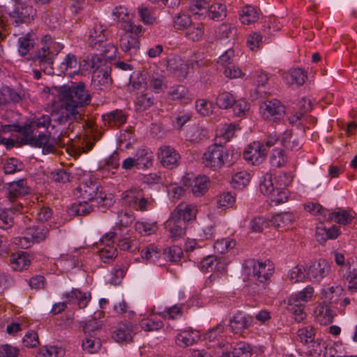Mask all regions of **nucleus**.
<instances>
[{
  "label": "nucleus",
  "mask_w": 357,
  "mask_h": 357,
  "mask_svg": "<svg viewBox=\"0 0 357 357\" xmlns=\"http://www.w3.org/2000/svg\"><path fill=\"white\" fill-rule=\"evenodd\" d=\"M100 186L96 182L91 180L82 182L76 190V196L78 199L85 201H96L100 204L105 196L100 191Z\"/></svg>",
  "instance_id": "0eeeda50"
},
{
  "label": "nucleus",
  "mask_w": 357,
  "mask_h": 357,
  "mask_svg": "<svg viewBox=\"0 0 357 357\" xmlns=\"http://www.w3.org/2000/svg\"><path fill=\"white\" fill-rule=\"evenodd\" d=\"M0 204V228L6 230L11 228L14 224L12 216L13 211L24 213V207L21 203H10V201L7 199H3Z\"/></svg>",
  "instance_id": "1a4fd4ad"
},
{
  "label": "nucleus",
  "mask_w": 357,
  "mask_h": 357,
  "mask_svg": "<svg viewBox=\"0 0 357 357\" xmlns=\"http://www.w3.org/2000/svg\"><path fill=\"white\" fill-rule=\"evenodd\" d=\"M174 61L176 64L175 69H174V73L175 76L179 79H183L187 77L190 66H191V68L193 69L199 68L204 64V62L202 61L201 63H199V61H198L197 59H191L188 63L184 62L181 59H174Z\"/></svg>",
  "instance_id": "c85d7f7f"
},
{
  "label": "nucleus",
  "mask_w": 357,
  "mask_h": 357,
  "mask_svg": "<svg viewBox=\"0 0 357 357\" xmlns=\"http://www.w3.org/2000/svg\"><path fill=\"white\" fill-rule=\"evenodd\" d=\"M112 16L114 21L119 24L120 29H130V26L137 25L132 20V14L128 8L123 5L115 6L112 9Z\"/></svg>",
  "instance_id": "f3484780"
},
{
  "label": "nucleus",
  "mask_w": 357,
  "mask_h": 357,
  "mask_svg": "<svg viewBox=\"0 0 357 357\" xmlns=\"http://www.w3.org/2000/svg\"><path fill=\"white\" fill-rule=\"evenodd\" d=\"M52 135V131L45 132L44 133L40 132L37 136H33L30 134L29 136H24L27 143L37 148H42L43 153L47 154L54 152V146L56 145L62 146L68 144L78 136V133H75L70 136L66 135V132L61 133L57 138L51 137Z\"/></svg>",
  "instance_id": "7ed1b4c3"
},
{
  "label": "nucleus",
  "mask_w": 357,
  "mask_h": 357,
  "mask_svg": "<svg viewBox=\"0 0 357 357\" xmlns=\"http://www.w3.org/2000/svg\"><path fill=\"white\" fill-rule=\"evenodd\" d=\"M266 156L264 146L259 142H253L244 151L245 160L254 165L261 163Z\"/></svg>",
  "instance_id": "2eb2a0df"
},
{
  "label": "nucleus",
  "mask_w": 357,
  "mask_h": 357,
  "mask_svg": "<svg viewBox=\"0 0 357 357\" xmlns=\"http://www.w3.org/2000/svg\"><path fill=\"white\" fill-rule=\"evenodd\" d=\"M239 154L232 147H226L214 143L207 147L202 155V163L211 171H218L224 167L231 165Z\"/></svg>",
  "instance_id": "f03ea898"
},
{
  "label": "nucleus",
  "mask_w": 357,
  "mask_h": 357,
  "mask_svg": "<svg viewBox=\"0 0 357 357\" xmlns=\"http://www.w3.org/2000/svg\"><path fill=\"white\" fill-rule=\"evenodd\" d=\"M208 5L204 0H195L191 2L190 10L194 15L205 17L208 13Z\"/></svg>",
  "instance_id": "e2e57ef3"
},
{
  "label": "nucleus",
  "mask_w": 357,
  "mask_h": 357,
  "mask_svg": "<svg viewBox=\"0 0 357 357\" xmlns=\"http://www.w3.org/2000/svg\"><path fill=\"white\" fill-rule=\"evenodd\" d=\"M343 291L340 285L324 287L320 291L321 303L327 305L337 303Z\"/></svg>",
  "instance_id": "412c9836"
},
{
  "label": "nucleus",
  "mask_w": 357,
  "mask_h": 357,
  "mask_svg": "<svg viewBox=\"0 0 357 357\" xmlns=\"http://www.w3.org/2000/svg\"><path fill=\"white\" fill-rule=\"evenodd\" d=\"M141 256L146 261L155 262L160 257V250L156 245L151 244L142 250Z\"/></svg>",
  "instance_id": "774afa93"
},
{
  "label": "nucleus",
  "mask_w": 357,
  "mask_h": 357,
  "mask_svg": "<svg viewBox=\"0 0 357 357\" xmlns=\"http://www.w3.org/2000/svg\"><path fill=\"white\" fill-rule=\"evenodd\" d=\"M226 330L225 324L220 323L215 326L209 328L204 334V339L205 341L212 344L213 347H227L229 346V337L225 336Z\"/></svg>",
  "instance_id": "4468645a"
},
{
  "label": "nucleus",
  "mask_w": 357,
  "mask_h": 357,
  "mask_svg": "<svg viewBox=\"0 0 357 357\" xmlns=\"http://www.w3.org/2000/svg\"><path fill=\"white\" fill-rule=\"evenodd\" d=\"M326 342L317 338L307 345L306 353L311 357H326Z\"/></svg>",
  "instance_id": "a19ab883"
},
{
  "label": "nucleus",
  "mask_w": 357,
  "mask_h": 357,
  "mask_svg": "<svg viewBox=\"0 0 357 357\" xmlns=\"http://www.w3.org/2000/svg\"><path fill=\"white\" fill-rule=\"evenodd\" d=\"M274 270L275 266L271 261H257L253 266V275L257 280L264 282L271 278Z\"/></svg>",
  "instance_id": "aec40b11"
},
{
  "label": "nucleus",
  "mask_w": 357,
  "mask_h": 357,
  "mask_svg": "<svg viewBox=\"0 0 357 357\" xmlns=\"http://www.w3.org/2000/svg\"><path fill=\"white\" fill-rule=\"evenodd\" d=\"M68 302L76 301L79 308H85L91 299V293L82 291L79 289H73L70 292L63 294Z\"/></svg>",
  "instance_id": "2f4dec72"
},
{
  "label": "nucleus",
  "mask_w": 357,
  "mask_h": 357,
  "mask_svg": "<svg viewBox=\"0 0 357 357\" xmlns=\"http://www.w3.org/2000/svg\"><path fill=\"white\" fill-rule=\"evenodd\" d=\"M181 183L187 188H191L192 192L195 197H200L204 196L208 191L210 179L205 175H199L192 178L189 174H185Z\"/></svg>",
  "instance_id": "9d476101"
},
{
  "label": "nucleus",
  "mask_w": 357,
  "mask_h": 357,
  "mask_svg": "<svg viewBox=\"0 0 357 357\" xmlns=\"http://www.w3.org/2000/svg\"><path fill=\"white\" fill-rule=\"evenodd\" d=\"M157 157L162 166L169 169L178 167L181 159L179 153L169 145L160 146Z\"/></svg>",
  "instance_id": "ddd939ff"
},
{
  "label": "nucleus",
  "mask_w": 357,
  "mask_h": 357,
  "mask_svg": "<svg viewBox=\"0 0 357 357\" xmlns=\"http://www.w3.org/2000/svg\"><path fill=\"white\" fill-rule=\"evenodd\" d=\"M169 98L172 100L179 101L182 104H188L192 99L189 89L183 85H177L171 88L168 93Z\"/></svg>",
  "instance_id": "c756f323"
},
{
  "label": "nucleus",
  "mask_w": 357,
  "mask_h": 357,
  "mask_svg": "<svg viewBox=\"0 0 357 357\" xmlns=\"http://www.w3.org/2000/svg\"><path fill=\"white\" fill-rule=\"evenodd\" d=\"M135 334V327L132 324H120L113 331L112 337L118 343L127 344L132 342Z\"/></svg>",
  "instance_id": "6ab92c4d"
},
{
  "label": "nucleus",
  "mask_w": 357,
  "mask_h": 357,
  "mask_svg": "<svg viewBox=\"0 0 357 357\" xmlns=\"http://www.w3.org/2000/svg\"><path fill=\"white\" fill-rule=\"evenodd\" d=\"M297 335L301 342L310 344L314 340L315 330L311 326L303 327L298 330Z\"/></svg>",
  "instance_id": "69168bd1"
},
{
  "label": "nucleus",
  "mask_w": 357,
  "mask_h": 357,
  "mask_svg": "<svg viewBox=\"0 0 357 357\" xmlns=\"http://www.w3.org/2000/svg\"><path fill=\"white\" fill-rule=\"evenodd\" d=\"M142 195V191L141 190L137 188L130 189L123 193V199L126 204L135 208Z\"/></svg>",
  "instance_id": "0e129e2a"
},
{
  "label": "nucleus",
  "mask_w": 357,
  "mask_h": 357,
  "mask_svg": "<svg viewBox=\"0 0 357 357\" xmlns=\"http://www.w3.org/2000/svg\"><path fill=\"white\" fill-rule=\"evenodd\" d=\"M207 15L213 20H223L227 15V8L225 4L215 2L208 5Z\"/></svg>",
  "instance_id": "09e8293b"
},
{
  "label": "nucleus",
  "mask_w": 357,
  "mask_h": 357,
  "mask_svg": "<svg viewBox=\"0 0 357 357\" xmlns=\"http://www.w3.org/2000/svg\"><path fill=\"white\" fill-rule=\"evenodd\" d=\"M287 278L293 284L308 281L306 266L299 264L293 266L288 271Z\"/></svg>",
  "instance_id": "4c0bfd02"
},
{
  "label": "nucleus",
  "mask_w": 357,
  "mask_h": 357,
  "mask_svg": "<svg viewBox=\"0 0 357 357\" xmlns=\"http://www.w3.org/2000/svg\"><path fill=\"white\" fill-rule=\"evenodd\" d=\"M314 288L309 284L299 291L292 294L288 300L291 303H297L305 305V303L314 301Z\"/></svg>",
  "instance_id": "7c9ffc66"
},
{
  "label": "nucleus",
  "mask_w": 357,
  "mask_h": 357,
  "mask_svg": "<svg viewBox=\"0 0 357 357\" xmlns=\"http://www.w3.org/2000/svg\"><path fill=\"white\" fill-rule=\"evenodd\" d=\"M275 178L271 173L267 172L264 174L260 179L259 190L268 197L272 195L278 188V185H275L274 179Z\"/></svg>",
  "instance_id": "58836bf2"
},
{
  "label": "nucleus",
  "mask_w": 357,
  "mask_h": 357,
  "mask_svg": "<svg viewBox=\"0 0 357 357\" xmlns=\"http://www.w3.org/2000/svg\"><path fill=\"white\" fill-rule=\"evenodd\" d=\"M199 340V331L187 328L179 331L175 337V342L178 347H186L197 342Z\"/></svg>",
  "instance_id": "4be33fe9"
},
{
  "label": "nucleus",
  "mask_w": 357,
  "mask_h": 357,
  "mask_svg": "<svg viewBox=\"0 0 357 357\" xmlns=\"http://www.w3.org/2000/svg\"><path fill=\"white\" fill-rule=\"evenodd\" d=\"M197 211V205L181 203L172 213L183 222H192L196 220Z\"/></svg>",
  "instance_id": "5701e85b"
},
{
  "label": "nucleus",
  "mask_w": 357,
  "mask_h": 357,
  "mask_svg": "<svg viewBox=\"0 0 357 357\" xmlns=\"http://www.w3.org/2000/svg\"><path fill=\"white\" fill-rule=\"evenodd\" d=\"M252 323V317L241 311L235 313L229 321L231 330L236 334L243 333Z\"/></svg>",
  "instance_id": "dca6fc26"
},
{
  "label": "nucleus",
  "mask_w": 357,
  "mask_h": 357,
  "mask_svg": "<svg viewBox=\"0 0 357 357\" xmlns=\"http://www.w3.org/2000/svg\"><path fill=\"white\" fill-rule=\"evenodd\" d=\"M262 118L274 123L280 122L285 115V107L278 100L273 99L263 102L259 107Z\"/></svg>",
  "instance_id": "423d86ee"
},
{
  "label": "nucleus",
  "mask_w": 357,
  "mask_h": 357,
  "mask_svg": "<svg viewBox=\"0 0 357 357\" xmlns=\"http://www.w3.org/2000/svg\"><path fill=\"white\" fill-rule=\"evenodd\" d=\"M135 230L143 236H149L156 233L158 229V224L155 221L142 220L137 221L135 224Z\"/></svg>",
  "instance_id": "8fccbe9b"
},
{
  "label": "nucleus",
  "mask_w": 357,
  "mask_h": 357,
  "mask_svg": "<svg viewBox=\"0 0 357 357\" xmlns=\"http://www.w3.org/2000/svg\"><path fill=\"white\" fill-rule=\"evenodd\" d=\"M195 109L202 116H208L213 113L215 105L205 98H199L195 101Z\"/></svg>",
  "instance_id": "5fc2aeb1"
},
{
  "label": "nucleus",
  "mask_w": 357,
  "mask_h": 357,
  "mask_svg": "<svg viewBox=\"0 0 357 357\" xmlns=\"http://www.w3.org/2000/svg\"><path fill=\"white\" fill-rule=\"evenodd\" d=\"M103 311L96 312L93 317L87 320L83 326V331L84 334L97 335L98 331L101 328L102 326V321L100 320V319L103 317Z\"/></svg>",
  "instance_id": "f704fd0d"
},
{
  "label": "nucleus",
  "mask_w": 357,
  "mask_h": 357,
  "mask_svg": "<svg viewBox=\"0 0 357 357\" xmlns=\"http://www.w3.org/2000/svg\"><path fill=\"white\" fill-rule=\"evenodd\" d=\"M111 82V78L105 70H96L93 75L92 83L95 88L99 90H103L109 86Z\"/></svg>",
  "instance_id": "c03bdc74"
},
{
  "label": "nucleus",
  "mask_w": 357,
  "mask_h": 357,
  "mask_svg": "<svg viewBox=\"0 0 357 357\" xmlns=\"http://www.w3.org/2000/svg\"><path fill=\"white\" fill-rule=\"evenodd\" d=\"M153 314H158L162 318H168L172 320L178 319L183 315V305L176 304L172 307H167L163 312L153 311Z\"/></svg>",
  "instance_id": "864d4df0"
},
{
  "label": "nucleus",
  "mask_w": 357,
  "mask_h": 357,
  "mask_svg": "<svg viewBox=\"0 0 357 357\" xmlns=\"http://www.w3.org/2000/svg\"><path fill=\"white\" fill-rule=\"evenodd\" d=\"M216 206L222 211L232 208L236 203V195L231 192H222L216 197Z\"/></svg>",
  "instance_id": "37998d69"
},
{
  "label": "nucleus",
  "mask_w": 357,
  "mask_h": 357,
  "mask_svg": "<svg viewBox=\"0 0 357 357\" xmlns=\"http://www.w3.org/2000/svg\"><path fill=\"white\" fill-rule=\"evenodd\" d=\"M280 139L281 145L287 150H298L301 146V140L293 136L291 130H285Z\"/></svg>",
  "instance_id": "79ce46f5"
},
{
  "label": "nucleus",
  "mask_w": 357,
  "mask_h": 357,
  "mask_svg": "<svg viewBox=\"0 0 357 357\" xmlns=\"http://www.w3.org/2000/svg\"><path fill=\"white\" fill-rule=\"evenodd\" d=\"M119 46L121 49L130 55H135L140 49L139 38L144 33V29L140 24L130 26V29H121Z\"/></svg>",
  "instance_id": "39448f33"
},
{
  "label": "nucleus",
  "mask_w": 357,
  "mask_h": 357,
  "mask_svg": "<svg viewBox=\"0 0 357 357\" xmlns=\"http://www.w3.org/2000/svg\"><path fill=\"white\" fill-rule=\"evenodd\" d=\"M84 335L82 344L83 349L90 354L97 352L101 347L100 340L96 335L84 334Z\"/></svg>",
  "instance_id": "3c124183"
},
{
  "label": "nucleus",
  "mask_w": 357,
  "mask_h": 357,
  "mask_svg": "<svg viewBox=\"0 0 357 357\" xmlns=\"http://www.w3.org/2000/svg\"><path fill=\"white\" fill-rule=\"evenodd\" d=\"M236 97L229 91H223L218 93L215 98V105L221 109H227L234 105Z\"/></svg>",
  "instance_id": "a18cd8bd"
},
{
  "label": "nucleus",
  "mask_w": 357,
  "mask_h": 357,
  "mask_svg": "<svg viewBox=\"0 0 357 357\" xmlns=\"http://www.w3.org/2000/svg\"><path fill=\"white\" fill-rule=\"evenodd\" d=\"M251 179L252 175L248 171L237 169L231 174L230 185L235 190H242L249 185Z\"/></svg>",
  "instance_id": "a878e982"
},
{
  "label": "nucleus",
  "mask_w": 357,
  "mask_h": 357,
  "mask_svg": "<svg viewBox=\"0 0 357 357\" xmlns=\"http://www.w3.org/2000/svg\"><path fill=\"white\" fill-rule=\"evenodd\" d=\"M102 119L105 125L109 126H119L126 123V116L121 110L116 109L103 114Z\"/></svg>",
  "instance_id": "ea45409f"
},
{
  "label": "nucleus",
  "mask_w": 357,
  "mask_h": 357,
  "mask_svg": "<svg viewBox=\"0 0 357 357\" xmlns=\"http://www.w3.org/2000/svg\"><path fill=\"white\" fill-rule=\"evenodd\" d=\"M137 168L139 169H146L153 165V153L149 148H139L134 155Z\"/></svg>",
  "instance_id": "cd10ccee"
},
{
  "label": "nucleus",
  "mask_w": 357,
  "mask_h": 357,
  "mask_svg": "<svg viewBox=\"0 0 357 357\" xmlns=\"http://www.w3.org/2000/svg\"><path fill=\"white\" fill-rule=\"evenodd\" d=\"M204 33V25L201 23H197L192 24L187 29L185 36L188 40L196 42L202 39Z\"/></svg>",
  "instance_id": "6e6d98bb"
},
{
  "label": "nucleus",
  "mask_w": 357,
  "mask_h": 357,
  "mask_svg": "<svg viewBox=\"0 0 357 357\" xmlns=\"http://www.w3.org/2000/svg\"><path fill=\"white\" fill-rule=\"evenodd\" d=\"M41 45V48L36 53V61H38L40 66L47 65L43 68L45 73L47 75L53 74L52 66L54 59L63 48V45L54 40L49 35H46L42 38Z\"/></svg>",
  "instance_id": "20e7f679"
},
{
  "label": "nucleus",
  "mask_w": 357,
  "mask_h": 357,
  "mask_svg": "<svg viewBox=\"0 0 357 357\" xmlns=\"http://www.w3.org/2000/svg\"><path fill=\"white\" fill-rule=\"evenodd\" d=\"M9 199L12 203V199L27 192L26 182L24 179H20L17 181H13L9 183L8 187Z\"/></svg>",
  "instance_id": "49530a36"
},
{
  "label": "nucleus",
  "mask_w": 357,
  "mask_h": 357,
  "mask_svg": "<svg viewBox=\"0 0 357 357\" xmlns=\"http://www.w3.org/2000/svg\"><path fill=\"white\" fill-rule=\"evenodd\" d=\"M268 198L275 206L284 204L289 200V191L284 188L278 187Z\"/></svg>",
  "instance_id": "680f3d73"
},
{
  "label": "nucleus",
  "mask_w": 357,
  "mask_h": 357,
  "mask_svg": "<svg viewBox=\"0 0 357 357\" xmlns=\"http://www.w3.org/2000/svg\"><path fill=\"white\" fill-rule=\"evenodd\" d=\"M307 280L314 283H319L331 271L330 264L324 259H319L306 266Z\"/></svg>",
  "instance_id": "f8f14e48"
},
{
  "label": "nucleus",
  "mask_w": 357,
  "mask_h": 357,
  "mask_svg": "<svg viewBox=\"0 0 357 357\" xmlns=\"http://www.w3.org/2000/svg\"><path fill=\"white\" fill-rule=\"evenodd\" d=\"M8 15L13 24L18 26L21 24L31 22L36 15V10L31 3L14 5L13 10L8 13Z\"/></svg>",
  "instance_id": "9b49d317"
},
{
  "label": "nucleus",
  "mask_w": 357,
  "mask_h": 357,
  "mask_svg": "<svg viewBox=\"0 0 357 357\" xmlns=\"http://www.w3.org/2000/svg\"><path fill=\"white\" fill-rule=\"evenodd\" d=\"M58 106L54 105L51 113V117L43 114L28 121L24 126L17 124L2 125L0 123V130L6 132L11 130L16 131L24 136L33 134L36 129H44L45 132L53 131L54 126L52 125V119L59 125L70 124L80 118L79 107L87 105L91 102V96L85 89L84 84L79 82L77 84L63 85L59 90Z\"/></svg>",
  "instance_id": "f257e3e1"
},
{
  "label": "nucleus",
  "mask_w": 357,
  "mask_h": 357,
  "mask_svg": "<svg viewBox=\"0 0 357 357\" xmlns=\"http://www.w3.org/2000/svg\"><path fill=\"white\" fill-rule=\"evenodd\" d=\"M307 77V73L301 68L291 69L284 75V79L289 85H303Z\"/></svg>",
  "instance_id": "e433bc0d"
},
{
  "label": "nucleus",
  "mask_w": 357,
  "mask_h": 357,
  "mask_svg": "<svg viewBox=\"0 0 357 357\" xmlns=\"http://www.w3.org/2000/svg\"><path fill=\"white\" fill-rule=\"evenodd\" d=\"M236 246V241L230 238H223L217 240L214 245V250L218 253H225Z\"/></svg>",
  "instance_id": "052dcab7"
},
{
  "label": "nucleus",
  "mask_w": 357,
  "mask_h": 357,
  "mask_svg": "<svg viewBox=\"0 0 357 357\" xmlns=\"http://www.w3.org/2000/svg\"><path fill=\"white\" fill-rule=\"evenodd\" d=\"M149 75L147 73H138L136 78L131 83V92L139 93L144 91L149 87Z\"/></svg>",
  "instance_id": "de8ad7c7"
},
{
  "label": "nucleus",
  "mask_w": 357,
  "mask_h": 357,
  "mask_svg": "<svg viewBox=\"0 0 357 357\" xmlns=\"http://www.w3.org/2000/svg\"><path fill=\"white\" fill-rule=\"evenodd\" d=\"M295 215L289 211H284L273 215L271 219L272 225L278 228L289 229L295 220Z\"/></svg>",
  "instance_id": "473e14b6"
},
{
  "label": "nucleus",
  "mask_w": 357,
  "mask_h": 357,
  "mask_svg": "<svg viewBox=\"0 0 357 357\" xmlns=\"http://www.w3.org/2000/svg\"><path fill=\"white\" fill-rule=\"evenodd\" d=\"M259 11L253 6H247L244 7L240 15V20L244 24H250L258 20Z\"/></svg>",
  "instance_id": "603ef678"
},
{
  "label": "nucleus",
  "mask_w": 357,
  "mask_h": 357,
  "mask_svg": "<svg viewBox=\"0 0 357 357\" xmlns=\"http://www.w3.org/2000/svg\"><path fill=\"white\" fill-rule=\"evenodd\" d=\"M10 260L13 269L18 271L27 269L31 264L30 256L26 252L12 254Z\"/></svg>",
  "instance_id": "72a5a7b5"
},
{
  "label": "nucleus",
  "mask_w": 357,
  "mask_h": 357,
  "mask_svg": "<svg viewBox=\"0 0 357 357\" xmlns=\"http://www.w3.org/2000/svg\"><path fill=\"white\" fill-rule=\"evenodd\" d=\"M199 268L204 272L216 271L223 273L226 271V264L221 258L218 259L214 255H208L201 261Z\"/></svg>",
  "instance_id": "393cba45"
},
{
  "label": "nucleus",
  "mask_w": 357,
  "mask_h": 357,
  "mask_svg": "<svg viewBox=\"0 0 357 357\" xmlns=\"http://www.w3.org/2000/svg\"><path fill=\"white\" fill-rule=\"evenodd\" d=\"M139 325L145 331H156L164 326L163 321L155 317H147L140 321Z\"/></svg>",
  "instance_id": "4d7b16f0"
},
{
  "label": "nucleus",
  "mask_w": 357,
  "mask_h": 357,
  "mask_svg": "<svg viewBox=\"0 0 357 357\" xmlns=\"http://www.w3.org/2000/svg\"><path fill=\"white\" fill-rule=\"evenodd\" d=\"M32 235L31 230L27 228L24 232L23 236L14 238L13 243L19 248L26 249L35 243Z\"/></svg>",
  "instance_id": "bf43d9fd"
},
{
  "label": "nucleus",
  "mask_w": 357,
  "mask_h": 357,
  "mask_svg": "<svg viewBox=\"0 0 357 357\" xmlns=\"http://www.w3.org/2000/svg\"><path fill=\"white\" fill-rule=\"evenodd\" d=\"M183 225L184 222L174 215L172 213L165 222V227L169 231L170 236L175 239L181 238L185 234V227Z\"/></svg>",
  "instance_id": "bb28decb"
},
{
  "label": "nucleus",
  "mask_w": 357,
  "mask_h": 357,
  "mask_svg": "<svg viewBox=\"0 0 357 357\" xmlns=\"http://www.w3.org/2000/svg\"><path fill=\"white\" fill-rule=\"evenodd\" d=\"M315 319L321 325L331 324L333 319V311L327 305L319 303L314 310Z\"/></svg>",
  "instance_id": "c9c22d12"
},
{
  "label": "nucleus",
  "mask_w": 357,
  "mask_h": 357,
  "mask_svg": "<svg viewBox=\"0 0 357 357\" xmlns=\"http://www.w3.org/2000/svg\"><path fill=\"white\" fill-rule=\"evenodd\" d=\"M115 233L109 231L100 238L101 245H103L100 250V256L104 262H108L116 256V248L114 245Z\"/></svg>",
  "instance_id": "a211bd4d"
},
{
  "label": "nucleus",
  "mask_w": 357,
  "mask_h": 357,
  "mask_svg": "<svg viewBox=\"0 0 357 357\" xmlns=\"http://www.w3.org/2000/svg\"><path fill=\"white\" fill-rule=\"evenodd\" d=\"M328 220L341 225H348L352 222L356 216L355 211L351 208H339L336 211L328 213Z\"/></svg>",
  "instance_id": "b1692460"
},
{
  "label": "nucleus",
  "mask_w": 357,
  "mask_h": 357,
  "mask_svg": "<svg viewBox=\"0 0 357 357\" xmlns=\"http://www.w3.org/2000/svg\"><path fill=\"white\" fill-rule=\"evenodd\" d=\"M33 47V40L31 38L30 33L19 38L18 52L21 56L26 55Z\"/></svg>",
  "instance_id": "338daca9"
},
{
  "label": "nucleus",
  "mask_w": 357,
  "mask_h": 357,
  "mask_svg": "<svg viewBox=\"0 0 357 357\" xmlns=\"http://www.w3.org/2000/svg\"><path fill=\"white\" fill-rule=\"evenodd\" d=\"M61 73H65L68 70H73V73H78V62L76 56L73 54H68L66 56L59 66Z\"/></svg>",
  "instance_id": "13d9d810"
},
{
  "label": "nucleus",
  "mask_w": 357,
  "mask_h": 357,
  "mask_svg": "<svg viewBox=\"0 0 357 357\" xmlns=\"http://www.w3.org/2000/svg\"><path fill=\"white\" fill-rule=\"evenodd\" d=\"M109 31L106 25L101 22L93 23V26L89 31L87 43L94 50H100L108 40Z\"/></svg>",
  "instance_id": "6e6552de"
}]
</instances>
